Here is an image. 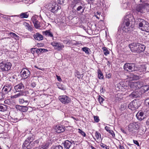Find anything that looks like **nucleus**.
Returning <instances> with one entry per match:
<instances>
[{
    "label": "nucleus",
    "instance_id": "4be33fe9",
    "mask_svg": "<svg viewBox=\"0 0 149 149\" xmlns=\"http://www.w3.org/2000/svg\"><path fill=\"white\" fill-rule=\"evenodd\" d=\"M42 34L46 36H48L51 37L53 38V34L52 32H51L50 30H47L45 31H43L42 32Z\"/></svg>",
    "mask_w": 149,
    "mask_h": 149
},
{
    "label": "nucleus",
    "instance_id": "aec40b11",
    "mask_svg": "<svg viewBox=\"0 0 149 149\" xmlns=\"http://www.w3.org/2000/svg\"><path fill=\"white\" fill-rule=\"evenodd\" d=\"M29 14L27 12H25V13H21L19 15H12L10 16V17H16L17 16L18 17H20L21 18H27L29 16Z\"/></svg>",
    "mask_w": 149,
    "mask_h": 149
},
{
    "label": "nucleus",
    "instance_id": "c9c22d12",
    "mask_svg": "<svg viewBox=\"0 0 149 149\" xmlns=\"http://www.w3.org/2000/svg\"><path fill=\"white\" fill-rule=\"evenodd\" d=\"M98 78L100 79H103L104 77V76L103 75L101 70H98Z\"/></svg>",
    "mask_w": 149,
    "mask_h": 149
},
{
    "label": "nucleus",
    "instance_id": "423d86ee",
    "mask_svg": "<svg viewBox=\"0 0 149 149\" xmlns=\"http://www.w3.org/2000/svg\"><path fill=\"white\" fill-rule=\"evenodd\" d=\"M138 125L136 123H130L128 126V130L130 132L136 134L137 133Z\"/></svg>",
    "mask_w": 149,
    "mask_h": 149
},
{
    "label": "nucleus",
    "instance_id": "e433bc0d",
    "mask_svg": "<svg viewBox=\"0 0 149 149\" xmlns=\"http://www.w3.org/2000/svg\"><path fill=\"white\" fill-rule=\"evenodd\" d=\"M21 111L23 112H26L28 110V108L26 106H22Z\"/></svg>",
    "mask_w": 149,
    "mask_h": 149
},
{
    "label": "nucleus",
    "instance_id": "69168bd1",
    "mask_svg": "<svg viewBox=\"0 0 149 149\" xmlns=\"http://www.w3.org/2000/svg\"><path fill=\"white\" fill-rule=\"evenodd\" d=\"M111 74L109 73L107 75L106 78L108 79H109L110 78H111Z\"/></svg>",
    "mask_w": 149,
    "mask_h": 149
},
{
    "label": "nucleus",
    "instance_id": "bf43d9fd",
    "mask_svg": "<svg viewBox=\"0 0 149 149\" xmlns=\"http://www.w3.org/2000/svg\"><path fill=\"white\" fill-rule=\"evenodd\" d=\"M133 141L134 144L137 145L138 146H140L139 143L137 141L133 140Z\"/></svg>",
    "mask_w": 149,
    "mask_h": 149
},
{
    "label": "nucleus",
    "instance_id": "58836bf2",
    "mask_svg": "<svg viewBox=\"0 0 149 149\" xmlns=\"http://www.w3.org/2000/svg\"><path fill=\"white\" fill-rule=\"evenodd\" d=\"M6 106L5 105H0V109L2 111H5L6 110Z\"/></svg>",
    "mask_w": 149,
    "mask_h": 149
},
{
    "label": "nucleus",
    "instance_id": "bb28decb",
    "mask_svg": "<svg viewBox=\"0 0 149 149\" xmlns=\"http://www.w3.org/2000/svg\"><path fill=\"white\" fill-rule=\"evenodd\" d=\"M81 50L84 52H85L86 54H90V49L87 47H84L82 48Z\"/></svg>",
    "mask_w": 149,
    "mask_h": 149
},
{
    "label": "nucleus",
    "instance_id": "864d4df0",
    "mask_svg": "<svg viewBox=\"0 0 149 149\" xmlns=\"http://www.w3.org/2000/svg\"><path fill=\"white\" fill-rule=\"evenodd\" d=\"M100 146L102 148L107 149V146L104 144L101 143L100 144Z\"/></svg>",
    "mask_w": 149,
    "mask_h": 149
},
{
    "label": "nucleus",
    "instance_id": "49530a36",
    "mask_svg": "<svg viewBox=\"0 0 149 149\" xmlns=\"http://www.w3.org/2000/svg\"><path fill=\"white\" fill-rule=\"evenodd\" d=\"M79 132L80 133L82 136H85L86 134L85 133L79 129H78Z\"/></svg>",
    "mask_w": 149,
    "mask_h": 149
},
{
    "label": "nucleus",
    "instance_id": "4d7b16f0",
    "mask_svg": "<svg viewBox=\"0 0 149 149\" xmlns=\"http://www.w3.org/2000/svg\"><path fill=\"white\" fill-rule=\"evenodd\" d=\"M40 53H43L47 51V50L45 49L40 48Z\"/></svg>",
    "mask_w": 149,
    "mask_h": 149
},
{
    "label": "nucleus",
    "instance_id": "ddd939ff",
    "mask_svg": "<svg viewBox=\"0 0 149 149\" xmlns=\"http://www.w3.org/2000/svg\"><path fill=\"white\" fill-rule=\"evenodd\" d=\"M131 51L134 53H139L138 46L136 43H133L129 45Z\"/></svg>",
    "mask_w": 149,
    "mask_h": 149
},
{
    "label": "nucleus",
    "instance_id": "0e129e2a",
    "mask_svg": "<svg viewBox=\"0 0 149 149\" xmlns=\"http://www.w3.org/2000/svg\"><path fill=\"white\" fill-rule=\"evenodd\" d=\"M105 129L108 132H109L110 130V128L109 127L107 126H106L105 127Z\"/></svg>",
    "mask_w": 149,
    "mask_h": 149
},
{
    "label": "nucleus",
    "instance_id": "79ce46f5",
    "mask_svg": "<svg viewBox=\"0 0 149 149\" xmlns=\"http://www.w3.org/2000/svg\"><path fill=\"white\" fill-rule=\"evenodd\" d=\"M9 34L10 36L13 37L15 39H16L17 38H18L19 37L16 34L13 32L9 33Z\"/></svg>",
    "mask_w": 149,
    "mask_h": 149
},
{
    "label": "nucleus",
    "instance_id": "a18cd8bd",
    "mask_svg": "<svg viewBox=\"0 0 149 149\" xmlns=\"http://www.w3.org/2000/svg\"><path fill=\"white\" fill-rule=\"evenodd\" d=\"M127 107V106L125 104H124L121 105L120 109L121 110H123L126 109Z\"/></svg>",
    "mask_w": 149,
    "mask_h": 149
},
{
    "label": "nucleus",
    "instance_id": "6e6552de",
    "mask_svg": "<svg viewBox=\"0 0 149 149\" xmlns=\"http://www.w3.org/2000/svg\"><path fill=\"white\" fill-rule=\"evenodd\" d=\"M148 9L149 10L147 7L141 4L137 5L136 9L137 12L142 13H145Z\"/></svg>",
    "mask_w": 149,
    "mask_h": 149
},
{
    "label": "nucleus",
    "instance_id": "6e6d98bb",
    "mask_svg": "<svg viewBox=\"0 0 149 149\" xmlns=\"http://www.w3.org/2000/svg\"><path fill=\"white\" fill-rule=\"evenodd\" d=\"M112 136L113 137H115V134L114 132L112 130H110L109 132Z\"/></svg>",
    "mask_w": 149,
    "mask_h": 149
},
{
    "label": "nucleus",
    "instance_id": "6ab92c4d",
    "mask_svg": "<svg viewBox=\"0 0 149 149\" xmlns=\"http://www.w3.org/2000/svg\"><path fill=\"white\" fill-rule=\"evenodd\" d=\"M144 113L143 112L141 111L138 112L136 114V116L137 118L140 120H141L145 118V117L144 116Z\"/></svg>",
    "mask_w": 149,
    "mask_h": 149
},
{
    "label": "nucleus",
    "instance_id": "09e8293b",
    "mask_svg": "<svg viewBox=\"0 0 149 149\" xmlns=\"http://www.w3.org/2000/svg\"><path fill=\"white\" fill-rule=\"evenodd\" d=\"M63 42L65 44L69 45L70 44L71 41H70L69 40H68L67 39H65L63 40Z\"/></svg>",
    "mask_w": 149,
    "mask_h": 149
},
{
    "label": "nucleus",
    "instance_id": "9d476101",
    "mask_svg": "<svg viewBox=\"0 0 149 149\" xmlns=\"http://www.w3.org/2000/svg\"><path fill=\"white\" fill-rule=\"evenodd\" d=\"M51 44L53 46L55 49L58 50H62L63 48L64 47L63 45L60 43L59 42H53L51 43Z\"/></svg>",
    "mask_w": 149,
    "mask_h": 149
},
{
    "label": "nucleus",
    "instance_id": "b1692460",
    "mask_svg": "<svg viewBox=\"0 0 149 149\" xmlns=\"http://www.w3.org/2000/svg\"><path fill=\"white\" fill-rule=\"evenodd\" d=\"M25 95V93L24 92H23V91L21 92H20L19 93L13 96H12V97L13 98H16L19 97L21 96H22V95Z\"/></svg>",
    "mask_w": 149,
    "mask_h": 149
},
{
    "label": "nucleus",
    "instance_id": "ea45409f",
    "mask_svg": "<svg viewBox=\"0 0 149 149\" xmlns=\"http://www.w3.org/2000/svg\"><path fill=\"white\" fill-rule=\"evenodd\" d=\"M98 99L99 102L102 105L103 103V102L104 100V99L100 96H99Z\"/></svg>",
    "mask_w": 149,
    "mask_h": 149
},
{
    "label": "nucleus",
    "instance_id": "393cba45",
    "mask_svg": "<svg viewBox=\"0 0 149 149\" xmlns=\"http://www.w3.org/2000/svg\"><path fill=\"white\" fill-rule=\"evenodd\" d=\"M140 2L142 3L141 4L149 8V4L148 2H149V0H140Z\"/></svg>",
    "mask_w": 149,
    "mask_h": 149
},
{
    "label": "nucleus",
    "instance_id": "0eeeda50",
    "mask_svg": "<svg viewBox=\"0 0 149 149\" xmlns=\"http://www.w3.org/2000/svg\"><path fill=\"white\" fill-rule=\"evenodd\" d=\"M58 98L60 101L64 104H67L71 101L70 98L66 95L60 96Z\"/></svg>",
    "mask_w": 149,
    "mask_h": 149
},
{
    "label": "nucleus",
    "instance_id": "774afa93",
    "mask_svg": "<svg viewBox=\"0 0 149 149\" xmlns=\"http://www.w3.org/2000/svg\"><path fill=\"white\" fill-rule=\"evenodd\" d=\"M36 52L37 54H39L40 53V49H37L36 48Z\"/></svg>",
    "mask_w": 149,
    "mask_h": 149
},
{
    "label": "nucleus",
    "instance_id": "1a4fd4ad",
    "mask_svg": "<svg viewBox=\"0 0 149 149\" xmlns=\"http://www.w3.org/2000/svg\"><path fill=\"white\" fill-rule=\"evenodd\" d=\"M134 65L133 63H126L123 67L124 70L127 71L132 72L134 70Z\"/></svg>",
    "mask_w": 149,
    "mask_h": 149
},
{
    "label": "nucleus",
    "instance_id": "39448f33",
    "mask_svg": "<svg viewBox=\"0 0 149 149\" xmlns=\"http://www.w3.org/2000/svg\"><path fill=\"white\" fill-rule=\"evenodd\" d=\"M11 66V64L9 62L6 63L2 62L0 63V69L2 71H7L10 69Z\"/></svg>",
    "mask_w": 149,
    "mask_h": 149
},
{
    "label": "nucleus",
    "instance_id": "f704fd0d",
    "mask_svg": "<svg viewBox=\"0 0 149 149\" xmlns=\"http://www.w3.org/2000/svg\"><path fill=\"white\" fill-rule=\"evenodd\" d=\"M123 3L124 4V7L127 8L129 4L128 0H123Z\"/></svg>",
    "mask_w": 149,
    "mask_h": 149
},
{
    "label": "nucleus",
    "instance_id": "4468645a",
    "mask_svg": "<svg viewBox=\"0 0 149 149\" xmlns=\"http://www.w3.org/2000/svg\"><path fill=\"white\" fill-rule=\"evenodd\" d=\"M65 127L62 125H57L55 128L56 132L57 133H60L63 132L65 130Z\"/></svg>",
    "mask_w": 149,
    "mask_h": 149
},
{
    "label": "nucleus",
    "instance_id": "e2e57ef3",
    "mask_svg": "<svg viewBox=\"0 0 149 149\" xmlns=\"http://www.w3.org/2000/svg\"><path fill=\"white\" fill-rule=\"evenodd\" d=\"M83 8V6H79L78 7L77 9V10L78 11H80L81 9H82Z\"/></svg>",
    "mask_w": 149,
    "mask_h": 149
},
{
    "label": "nucleus",
    "instance_id": "2f4dec72",
    "mask_svg": "<svg viewBox=\"0 0 149 149\" xmlns=\"http://www.w3.org/2000/svg\"><path fill=\"white\" fill-rule=\"evenodd\" d=\"M130 77L132 80H136L139 79V76L136 74H132L130 75Z\"/></svg>",
    "mask_w": 149,
    "mask_h": 149
},
{
    "label": "nucleus",
    "instance_id": "3c124183",
    "mask_svg": "<svg viewBox=\"0 0 149 149\" xmlns=\"http://www.w3.org/2000/svg\"><path fill=\"white\" fill-rule=\"evenodd\" d=\"M94 118L95 122L96 123H97L100 120L98 116H94Z\"/></svg>",
    "mask_w": 149,
    "mask_h": 149
},
{
    "label": "nucleus",
    "instance_id": "7ed1b4c3",
    "mask_svg": "<svg viewBox=\"0 0 149 149\" xmlns=\"http://www.w3.org/2000/svg\"><path fill=\"white\" fill-rule=\"evenodd\" d=\"M140 105L139 101L135 100L130 103L129 104L128 107L131 110H135L137 109Z\"/></svg>",
    "mask_w": 149,
    "mask_h": 149
},
{
    "label": "nucleus",
    "instance_id": "cd10ccee",
    "mask_svg": "<svg viewBox=\"0 0 149 149\" xmlns=\"http://www.w3.org/2000/svg\"><path fill=\"white\" fill-rule=\"evenodd\" d=\"M95 137L97 140L99 141L102 140L101 134L97 132L96 131L95 133Z\"/></svg>",
    "mask_w": 149,
    "mask_h": 149
},
{
    "label": "nucleus",
    "instance_id": "7c9ffc66",
    "mask_svg": "<svg viewBox=\"0 0 149 149\" xmlns=\"http://www.w3.org/2000/svg\"><path fill=\"white\" fill-rule=\"evenodd\" d=\"M51 149H63L62 147L60 145H58L56 146H53Z\"/></svg>",
    "mask_w": 149,
    "mask_h": 149
},
{
    "label": "nucleus",
    "instance_id": "9b49d317",
    "mask_svg": "<svg viewBox=\"0 0 149 149\" xmlns=\"http://www.w3.org/2000/svg\"><path fill=\"white\" fill-rule=\"evenodd\" d=\"M74 144V141H71L69 140H66L64 142V146L66 149H69L70 148H73Z\"/></svg>",
    "mask_w": 149,
    "mask_h": 149
},
{
    "label": "nucleus",
    "instance_id": "13d9d810",
    "mask_svg": "<svg viewBox=\"0 0 149 149\" xmlns=\"http://www.w3.org/2000/svg\"><path fill=\"white\" fill-rule=\"evenodd\" d=\"M36 48H33L31 49V53L33 54H34V53L36 52Z\"/></svg>",
    "mask_w": 149,
    "mask_h": 149
},
{
    "label": "nucleus",
    "instance_id": "5701e85b",
    "mask_svg": "<svg viewBox=\"0 0 149 149\" xmlns=\"http://www.w3.org/2000/svg\"><path fill=\"white\" fill-rule=\"evenodd\" d=\"M140 29L142 31H145L147 32H149V24L148 22H147L145 26L142 28H141Z\"/></svg>",
    "mask_w": 149,
    "mask_h": 149
},
{
    "label": "nucleus",
    "instance_id": "5fc2aeb1",
    "mask_svg": "<svg viewBox=\"0 0 149 149\" xmlns=\"http://www.w3.org/2000/svg\"><path fill=\"white\" fill-rule=\"evenodd\" d=\"M36 85V83L35 82L33 81H31V86L32 88H33L34 87H35Z\"/></svg>",
    "mask_w": 149,
    "mask_h": 149
},
{
    "label": "nucleus",
    "instance_id": "c756f323",
    "mask_svg": "<svg viewBox=\"0 0 149 149\" xmlns=\"http://www.w3.org/2000/svg\"><path fill=\"white\" fill-rule=\"evenodd\" d=\"M49 145L48 143H44L39 147L40 149H47L48 148Z\"/></svg>",
    "mask_w": 149,
    "mask_h": 149
},
{
    "label": "nucleus",
    "instance_id": "20e7f679",
    "mask_svg": "<svg viewBox=\"0 0 149 149\" xmlns=\"http://www.w3.org/2000/svg\"><path fill=\"white\" fill-rule=\"evenodd\" d=\"M143 84V83L140 81L132 82L130 83L129 86L132 90H136L141 88Z\"/></svg>",
    "mask_w": 149,
    "mask_h": 149
},
{
    "label": "nucleus",
    "instance_id": "680f3d73",
    "mask_svg": "<svg viewBox=\"0 0 149 149\" xmlns=\"http://www.w3.org/2000/svg\"><path fill=\"white\" fill-rule=\"evenodd\" d=\"M65 0H57L58 2L60 4H63L64 3Z\"/></svg>",
    "mask_w": 149,
    "mask_h": 149
},
{
    "label": "nucleus",
    "instance_id": "4c0bfd02",
    "mask_svg": "<svg viewBox=\"0 0 149 149\" xmlns=\"http://www.w3.org/2000/svg\"><path fill=\"white\" fill-rule=\"evenodd\" d=\"M141 72H144L146 70V67L145 65H143L141 66Z\"/></svg>",
    "mask_w": 149,
    "mask_h": 149
},
{
    "label": "nucleus",
    "instance_id": "f8f14e48",
    "mask_svg": "<svg viewBox=\"0 0 149 149\" xmlns=\"http://www.w3.org/2000/svg\"><path fill=\"white\" fill-rule=\"evenodd\" d=\"M21 72L22 77L26 79L29 77L30 74V72L28 69L24 68L22 69Z\"/></svg>",
    "mask_w": 149,
    "mask_h": 149
},
{
    "label": "nucleus",
    "instance_id": "37998d69",
    "mask_svg": "<svg viewBox=\"0 0 149 149\" xmlns=\"http://www.w3.org/2000/svg\"><path fill=\"white\" fill-rule=\"evenodd\" d=\"M5 87H6V88L8 89V91H10L12 89V86L10 84H6L5 86H4Z\"/></svg>",
    "mask_w": 149,
    "mask_h": 149
},
{
    "label": "nucleus",
    "instance_id": "dca6fc26",
    "mask_svg": "<svg viewBox=\"0 0 149 149\" xmlns=\"http://www.w3.org/2000/svg\"><path fill=\"white\" fill-rule=\"evenodd\" d=\"M60 8V7H59L57 4H55L54 5H52L51 7L49 8V10L52 13H55Z\"/></svg>",
    "mask_w": 149,
    "mask_h": 149
},
{
    "label": "nucleus",
    "instance_id": "8fccbe9b",
    "mask_svg": "<svg viewBox=\"0 0 149 149\" xmlns=\"http://www.w3.org/2000/svg\"><path fill=\"white\" fill-rule=\"evenodd\" d=\"M143 89L145 92L147 91L149 89V86L147 85H145L143 86Z\"/></svg>",
    "mask_w": 149,
    "mask_h": 149
},
{
    "label": "nucleus",
    "instance_id": "a211bd4d",
    "mask_svg": "<svg viewBox=\"0 0 149 149\" xmlns=\"http://www.w3.org/2000/svg\"><path fill=\"white\" fill-rule=\"evenodd\" d=\"M24 85L22 84H19L15 86V88L16 92L21 91V90L24 89Z\"/></svg>",
    "mask_w": 149,
    "mask_h": 149
},
{
    "label": "nucleus",
    "instance_id": "72a5a7b5",
    "mask_svg": "<svg viewBox=\"0 0 149 149\" xmlns=\"http://www.w3.org/2000/svg\"><path fill=\"white\" fill-rule=\"evenodd\" d=\"M19 102L20 104H22L24 103H26L28 105L29 103V102L28 100H24L23 99H19Z\"/></svg>",
    "mask_w": 149,
    "mask_h": 149
},
{
    "label": "nucleus",
    "instance_id": "473e14b6",
    "mask_svg": "<svg viewBox=\"0 0 149 149\" xmlns=\"http://www.w3.org/2000/svg\"><path fill=\"white\" fill-rule=\"evenodd\" d=\"M102 49L103 51L104 54L107 56L109 54V52L106 47H102Z\"/></svg>",
    "mask_w": 149,
    "mask_h": 149
},
{
    "label": "nucleus",
    "instance_id": "f3484780",
    "mask_svg": "<svg viewBox=\"0 0 149 149\" xmlns=\"http://www.w3.org/2000/svg\"><path fill=\"white\" fill-rule=\"evenodd\" d=\"M137 46H138L139 53H141L144 51L146 46L143 45L139 43H137Z\"/></svg>",
    "mask_w": 149,
    "mask_h": 149
},
{
    "label": "nucleus",
    "instance_id": "052dcab7",
    "mask_svg": "<svg viewBox=\"0 0 149 149\" xmlns=\"http://www.w3.org/2000/svg\"><path fill=\"white\" fill-rule=\"evenodd\" d=\"M22 106H20L19 105H16V108L17 109L19 110V111H21V108H22Z\"/></svg>",
    "mask_w": 149,
    "mask_h": 149
},
{
    "label": "nucleus",
    "instance_id": "de8ad7c7",
    "mask_svg": "<svg viewBox=\"0 0 149 149\" xmlns=\"http://www.w3.org/2000/svg\"><path fill=\"white\" fill-rule=\"evenodd\" d=\"M6 87H5L4 86L3 88L2 91L3 92H5V93L7 94L10 91H8V89Z\"/></svg>",
    "mask_w": 149,
    "mask_h": 149
},
{
    "label": "nucleus",
    "instance_id": "f03ea898",
    "mask_svg": "<svg viewBox=\"0 0 149 149\" xmlns=\"http://www.w3.org/2000/svg\"><path fill=\"white\" fill-rule=\"evenodd\" d=\"M34 139V136L33 135L32 136L28 137L23 143L22 147L24 149H31L39 142L38 140L33 142Z\"/></svg>",
    "mask_w": 149,
    "mask_h": 149
},
{
    "label": "nucleus",
    "instance_id": "f257e3e1",
    "mask_svg": "<svg viewBox=\"0 0 149 149\" xmlns=\"http://www.w3.org/2000/svg\"><path fill=\"white\" fill-rule=\"evenodd\" d=\"M135 20L132 15L129 14L125 16L124 18V24L125 25L123 29V31L126 32H128L132 28V22H134Z\"/></svg>",
    "mask_w": 149,
    "mask_h": 149
},
{
    "label": "nucleus",
    "instance_id": "2eb2a0df",
    "mask_svg": "<svg viewBox=\"0 0 149 149\" xmlns=\"http://www.w3.org/2000/svg\"><path fill=\"white\" fill-rule=\"evenodd\" d=\"M138 21L139 22V28L140 29L141 28H142L145 26V25L146 24L147 21L143 19L139 18L138 19Z\"/></svg>",
    "mask_w": 149,
    "mask_h": 149
},
{
    "label": "nucleus",
    "instance_id": "a19ab883",
    "mask_svg": "<svg viewBox=\"0 0 149 149\" xmlns=\"http://www.w3.org/2000/svg\"><path fill=\"white\" fill-rule=\"evenodd\" d=\"M25 26L27 27L26 28L28 29L29 31H31L32 30V27L27 23H25Z\"/></svg>",
    "mask_w": 149,
    "mask_h": 149
},
{
    "label": "nucleus",
    "instance_id": "c03bdc74",
    "mask_svg": "<svg viewBox=\"0 0 149 149\" xmlns=\"http://www.w3.org/2000/svg\"><path fill=\"white\" fill-rule=\"evenodd\" d=\"M101 13H98L97 12L96 13H95V16L96 17L99 19L100 17H102V15L100 14Z\"/></svg>",
    "mask_w": 149,
    "mask_h": 149
},
{
    "label": "nucleus",
    "instance_id": "412c9836",
    "mask_svg": "<svg viewBox=\"0 0 149 149\" xmlns=\"http://www.w3.org/2000/svg\"><path fill=\"white\" fill-rule=\"evenodd\" d=\"M34 38L37 40H40L43 39V37L42 35L38 33L33 35Z\"/></svg>",
    "mask_w": 149,
    "mask_h": 149
},
{
    "label": "nucleus",
    "instance_id": "a878e982",
    "mask_svg": "<svg viewBox=\"0 0 149 149\" xmlns=\"http://www.w3.org/2000/svg\"><path fill=\"white\" fill-rule=\"evenodd\" d=\"M32 21L34 24L35 27L36 28H38L40 27L39 22L35 19H33Z\"/></svg>",
    "mask_w": 149,
    "mask_h": 149
},
{
    "label": "nucleus",
    "instance_id": "c85d7f7f",
    "mask_svg": "<svg viewBox=\"0 0 149 149\" xmlns=\"http://www.w3.org/2000/svg\"><path fill=\"white\" fill-rule=\"evenodd\" d=\"M129 96L131 98H136L137 97L138 95L136 92H133Z\"/></svg>",
    "mask_w": 149,
    "mask_h": 149
},
{
    "label": "nucleus",
    "instance_id": "338daca9",
    "mask_svg": "<svg viewBox=\"0 0 149 149\" xmlns=\"http://www.w3.org/2000/svg\"><path fill=\"white\" fill-rule=\"evenodd\" d=\"M56 77H57V79L58 81H61L62 80H61V79L60 77H59V76L57 75Z\"/></svg>",
    "mask_w": 149,
    "mask_h": 149
},
{
    "label": "nucleus",
    "instance_id": "603ef678",
    "mask_svg": "<svg viewBox=\"0 0 149 149\" xmlns=\"http://www.w3.org/2000/svg\"><path fill=\"white\" fill-rule=\"evenodd\" d=\"M58 88L62 90H65L66 88H65L63 85L59 86H58Z\"/></svg>",
    "mask_w": 149,
    "mask_h": 149
}]
</instances>
